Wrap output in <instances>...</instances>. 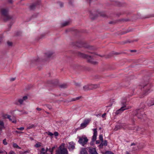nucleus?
Segmentation results:
<instances>
[{
    "mask_svg": "<svg viewBox=\"0 0 154 154\" xmlns=\"http://www.w3.org/2000/svg\"><path fill=\"white\" fill-rule=\"evenodd\" d=\"M93 135L92 137V140L93 141H94L96 139L97 136V128H95L93 129Z\"/></svg>",
    "mask_w": 154,
    "mask_h": 154,
    "instance_id": "9d476101",
    "label": "nucleus"
},
{
    "mask_svg": "<svg viewBox=\"0 0 154 154\" xmlns=\"http://www.w3.org/2000/svg\"><path fill=\"white\" fill-rule=\"evenodd\" d=\"M96 116H97V117H99L100 116V114H96L95 115Z\"/></svg>",
    "mask_w": 154,
    "mask_h": 154,
    "instance_id": "09e8293b",
    "label": "nucleus"
},
{
    "mask_svg": "<svg viewBox=\"0 0 154 154\" xmlns=\"http://www.w3.org/2000/svg\"><path fill=\"white\" fill-rule=\"evenodd\" d=\"M3 58V56L2 55H0V60H1Z\"/></svg>",
    "mask_w": 154,
    "mask_h": 154,
    "instance_id": "3c124183",
    "label": "nucleus"
},
{
    "mask_svg": "<svg viewBox=\"0 0 154 154\" xmlns=\"http://www.w3.org/2000/svg\"><path fill=\"white\" fill-rule=\"evenodd\" d=\"M80 154H88V153L85 149L83 148L81 151Z\"/></svg>",
    "mask_w": 154,
    "mask_h": 154,
    "instance_id": "412c9836",
    "label": "nucleus"
},
{
    "mask_svg": "<svg viewBox=\"0 0 154 154\" xmlns=\"http://www.w3.org/2000/svg\"><path fill=\"white\" fill-rule=\"evenodd\" d=\"M27 98V97L26 96H24L22 99H20L18 100V102L21 104L23 103V102L26 100Z\"/></svg>",
    "mask_w": 154,
    "mask_h": 154,
    "instance_id": "dca6fc26",
    "label": "nucleus"
},
{
    "mask_svg": "<svg viewBox=\"0 0 154 154\" xmlns=\"http://www.w3.org/2000/svg\"><path fill=\"white\" fill-rule=\"evenodd\" d=\"M6 139H4L3 141V143L4 145H7L8 144L7 142L6 141Z\"/></svg>",
    "mask_w": 154,
    "mask_h": 154,
    "instance_id": "2f4dec72",
    "label": "nucleus"
},
{
    "mask_svg": "<svg viewBox=\"0 0 154 154\" xmlns=\"http://www.w3.org/2000/svg\"><path fill=\"white\" fill-rule=\"evenodd\" d=\"M15 132H16V133H17V134H20V133H23V132H22L19 131H15Z\"/></svg>",
    "mask_w": 154,
    "mask_h": 154,
    "instance_id": "58836bf2",
    "label": "nucleus"
},
{
    "mask_svg": "<svg viewBox=\"0 0 154 154\" xmlns=\"http://www.w3.org/2000/svg\"><path fill=\"white\" fill-rule=\"evenodd\" d=\"M78 138V142L83 146H84L85 145L87 144L88 140L85 136L79 137Z\"/></svg>",
    "mask_w": 154,
    "mask_h": 154,
    "instance_id": "20e7f679",
    "label": "nucleus"
},
{
    "mask_svg": "<svg viewBox=\"0 0 154 154\" xmlns=\"http://www.w3.org/2000/svg\"><path fill=\"white\" fill-rule=\"evenodd\" d=\"M58 4L60 7H62L63 6V4L62 3L60 2L58 3Z\"/></svg>",
    "mask_w": 154,
    "mask_h": 154,
    "instance_id": "c9c22d12",
    "label": "nucleus"
},
{
    "mask_svg": "<svg viewBox=\"0 0 154 154\" xmlns=\"http://www.w3.org/2000/svg\"><path fill=\"white\" fill-rule=\"evenodd\" d=\"M8 45L9 46H11L12 45V43L11 42H7Z\"/></svg>",
    "mask_w": 154,
    "mask_h": 154,
    "instance_id": "f704fd0d",
    "label": "nucleus"
},
{
    "mask_svg": "<svg viewBox=\"0 0 154 154\" xmlns=\"http://www.w3.org/2000/svg\"><path fill=\"white\" fill-rule=\"evenodd\" d=\"M101 129V127H100V128H99V129Z\"/></svg>",
    "mask_w": 154,
    "mask_h": 154,
    "instance_id": "4d7b16f0",
    "label": "nucleus"
},
{
    "mask_svg": "<svg viewBox=\"0 0 154 154\" xmlns=\"http://www.w3.org/2000/svg\"><path fill=\"white\" fill-rule=\"evenodd\" d=\"M68 86V85L67 84H63L61 85H60V87L61 88H66Z\"/></svg>",
    "mask_w": 154,
    "mask_h": 154,
    "instance_id": "393cba45",
    "label": "nucleus"
},
{
    "mask_svg": "<svg viewBox=\"0 0 154 154\" xmlns=\"http://www.w3.org/2000/svg\"><path fill=\"white\" fill-rule=\"evenodd\" d=\"M106 113H105L102 115V117L103 118H105L106 117Z\"/></svg>",
    "mask_w": 154,
    "mask_h": 154,
    "instance_id": "e433bc0d",
    "label": "nucleus"
},
{
    "mask_svg": "<svg viewBox=\"0 0 154 154\" xmlns=\"http://www.w3.org/2000/svg\"><path fill=\"white\" fill-rule=\"evenodd\" d=\"M135 145V144L133 143H131V146H133V145Z\"/></svg>",
    "mask_w": 154,
    "mask_h": 154,
    "instance_id": "864d4df0",
    "label": "nucleus"
},
{
    "mask_svg": "<svg viewBox=\"0 0 154 154\" xmlns=\"http://www.w3.org/2000/svg\"><path fill=\"white\" fill-rule=\"evenodd\" d=\"M8 0V2H9L10 3H12V0Z\"/></svg>",
    "mask_w": 154,
    "mask_h": 154,
    "instance_id": "de8ad7c7",
    "label": "nucleus"
},
{
    "mask_svg": "<svg viewBox=\"0 0 154 154\" xmlns=\"http://www.w3.org/2000/svg\"><path fill=\"white\" fill-rule=\"evenodd\" d=\"M105 154H114L112 152L110 151H107L105 152Z\"/></svg>",
    "mask_w": 154,
    "mask_h": 154,
    "instance_id": "72a5a7b5",
    "label": "nucleus"
},
{
    "mask_svg": "<svg viewBox=\"0 0 154 154\" xmlns=\"http://www.w3.org/2000/svg\"><path fill=\"white\" fill-rule=\"evenodd\" d=\"M5 128V123L2 120L0 119V135L2 133V130Z\"/></svg>",
    "mask_w": 154,
    "mask_h": 154,
    "instance_id": "6e6552de",
    "label": "nucleus"
},
{
    "mask_svg": "<svg viewBox=\"0 0 154 154\" xmlns=\"http://www.w3.org/2000/svg\"><path fill=\"white\" fill-rule=\"evenodd\" d=\"M70 23L69 21H66L64 22L61 24V26L62 27L65 26H67Z\"/></svg>",
    "mask_w": 154,
    "mask_h": 154,
    "instance_id": "6ab92c4d",
    "label": "nucleus"
},
{
    "mask_svg": "<svg viewBox=\"0 0 154 154\" xmlns=\"http://www.w3.org/2000/svg\"><path fill=\"white\" fill-rule=\"evenodd\" d=\"M99 138L100 140L102 142H103V135L102 134H100L99 135Z\"/></svg>",
    "mask_w": 154,
    "mask_h": 154,
    "instance_id": "c756f323",
    "label": "nucleus"
},
{
    "mask_svg": "<svg viewBox=\"0 0 154 154\" xmlns=\"http://www.w3.org/2000/svg\"><path fill=\"white\" fill-rule=\"evenodd\" d=\"M15 78H11L10 79V80L11 81H14L15 79Z\"/></svg>",
    "mask_w": 154,
    "mask_h": 154,
    "instance_id": "a18cd8bd",
    "label": "nucleus"
},
{
    "mask_svg": "<svg viewBox=\"0 0 154 154\" xmlns=\"http://www.w3.org/2000/svg\"><path fill=\"white\" fill-rule=\"evenodd\" d=\"M9 154H15V153L13 151H11L9 153Z\"/></svg>",
    "mask_w": 154,
    "mask_h": 154,
    "instance_id": "79ce46f5",
    "label": "nucleus"
},
{
    "mask_svg": "<svg viewBox=\"0 0 154 154\" xmlns=\"http://www.w3.org/2000/svg\"><path fill=\"white\" fill-rule=\"evenodd\" d=\"M102 143L103 144L104 146H107V141L106 140L104 141L103 140V142H102Z\"/></svg>",
    "mask_w": 154,
    "mask_h": 154,
    "instance_id": "cd10ccee",
    "label": "nucleus"
},
{
    "mask_svg": "<svg viewBox=\"0 0 154 154\" xmlns=\"http://www.w3.org/2000/svg\"><path fill=\"white\" fill-rule=\"evenodd\" d=\"M88 152L90 154H98L95 148L90 147L88 148Z\"/></svg>",
    "mask_w": 154,
    "mask_h": 154,
    "instance_id": "1a4fd4ad",
    "label": "nucleus"
},
{
    "mask_svg": "<svg viewBox=\"0 0 154 154\" xmlns=\"http://www.w3.org/2000/svg\"><path fill=\"white\" fill-rule=\"evenodd\" d=\"M99 84H89V89L90 90L96 89L99 87Z\"/></svg>",
    "mask_w": 154,
    "mask_h": 154,
    "instance_id": "f8f14e48",
    "label": "nucleus"
},
{
    "mask_svg": "<svg viewBox=\"0 0 154 154\" xmlns=\"http://www.w3.org/2000/svg\"><path fill=\"white\" fill-rule=\"evenodd\" d=\"M83 89L85 91H87L89 90H90L89 89V84L87 85L84 86L83 87Z\"/></svg>",
    "mask_w": 154,
    "mask_h": 154,
    "instance_id": "a211bd4d",
    "label": "nucleus"
},
{
    "mask_svg": "<svg viewBox=\"0 0 154 154\" xmlns=\"http://www.w3.org/2000/svg\"><path fill=\"white\" fill-rule=\"evenodd\" d=\"M54 53L51 51H49L47 52L45 54V56L48 58H50L53 54Z\"/></svg>",
    "mask_w": 154,
    "mask_h": 154,
    "instance_id": "2eb2a0df",
    "label": "nucleus"
},
{
    "mask_svg": "<svg viewBox=\"0 0 154 154\" xmlns=\"http://www.w3.org/2000/svg\"><path fill=\"white\" fill-rule=\"evenodd\" d=\"M75 144L73 142H71L69 143L68 149L70 151H72L75 148Z\"/></svg>",
    "mask_w": 154,
    "mask_h": 154,
    "instance_id": "9b49d317",
    "label": "nucleus"
},
{
    "mask_svg": "<svg viewBox=\"0 0 154 154\" xmlns=\"http://www.w3.org/2000/svg\"><path fill=\"white\" fill-rule=\"evenodd\" d=\"M13 146L14 148H17L18 149H21V148L19 147L16 143H14L13 144Z\"/></svg>",
    "mask_w": 154,
    "mask_h": 154,
    "instance_id": "b1692460",
    "label": "nucleus"
},
{
    "mask_svg": "<svg viewBox=\"0 0 154 154\" xmlns=\"http://www.w3.org/2000/svg\"><path fill=\"white\" fill-rule=\"evenodd\" d=\"M56 154H68V152L66 148L60 147L59 149L56 151Z\"/></svg>",
    "mask_w": 154,
    "mask_h": 154,
    "instance_id": "423d86ee",
    "label": "nucleus"
},
{
    "mask_svg": "<svg viewBox=\"0 0 154 154\" xmlns=\"http://www.w3.org/2000/svg\"><path fill=\"white\" fill-rule=\"evenodd\" d=\"M112 105V104H111L109 105V106H107V107H111Z\"/></svg>",
    "mask_w": 154,
    "mask_h": 154,
    "instance_id": "603ef678",
    "label": "nucleus"
},
{
    "mask_svg": "<svg viewBox=\"0 0 154 154\" xmlns=\"http://www.w3.org/2000/svg\"><path fill=\"white\" fill-rule=\"evenodd\" d=\"M82 98L81 96L75 98H73L72 100V101H75L76 100H79Z\"/></svg>",
    "mask_w": 154,
    "mask_h": 154,
    "instance_id": "c85d7f7f",
    "label": "nucleus"
},
{
    "mask_svg": "<svg viewBox=\"0 0 154 154\" xmlns=\"http://www.w3.org/2000/svg\"><path fill=\"white\" fill-rule=\"evenodd\" d=\"M36 109L39 111H40L42 110V109L39 108H36Z\"/></svg>",
    "mask_w": 154,
    "mask_h": 154,
    "instance_id": "49530a36",
    "label": "nucleus"
},
{
    "mask_svg": "<svg viewBox=\"0 0 154 154\" xmlns=\"http://www.w3.org/2000/svg\"><path fill=\"white\" fill-rule=\"evenodd\" d=\"M127 32H125L124 33H126Z\"/></svg>",
    "mask_w": 154,
    "mask_h": 154,
    "instance_id": "052dcab7",
    "label": "nucleus"
},
{
    "mask_svg": "<svg viewBox=\"0 0 154 154\" xmlns=\"http://www.w3.org/2000/svg\"><path fill=\"white\" fill-rule=\"evenodd\" d=\"M54 135L55 136H57L58 135V133L57 132H55Z\"/></svg>",
    "mask_w": 154,
    "mask_h": 154,
    "instance_id": "4c0bfd02",
    "label": "nucleus"
},
{
    "mask_svg": "<svg viewBox=\"0 0 154 154\" xmlns=\"http://www.w3.org/2000/svg\"><path fill=\"white\" fill-rule=\"evenodd\" d=\"M125 124H122L117 125L116 126L115 128H114V130L115 131H117L118 130L120 129L122 127L123 128V126H125Z\"/></svg>",
    "mask_w": 154,
    "mask_h": 154,
    "instance_id": "4468645a",
    "label": "nucleus"
},
{
    "mask_svg": "<svg viewBox=\"0 0 154 154\" xmlns=\"http://www.w3.org/2000/svg\"><path fill=\"white\" fill-rule=\"evenodd\" d=\"M48 151H50V149H48V148H46L45 151H46V152H47Z\"/></svg>",
    "mask_w": 154,
    "mask_h": 154,
    "instance_id": "c03bdc74",
    "label": "nucleus"
},
{
    "mask_svg": "<svg viewBox=\"0 0 154 154\" xmlns=\"http://www.w3.org/2000/svg\"><path fill=\"white\" fill-rule=\"evenodd\" d=\"M81 54L82 57L86 58L88 59V62L91 63L94 65H96L97 64V62L94 61L91 56L83 54Z\"/></svg>",
    "mask_w": 154,
    "mask_h": 154,
    "instance_id": "39448f33",
    "label": "nucleus"
},
{
    "mask_svg": "<svg viewBox=\"0 0 154 154\" xmlns=\"http://www.w3.org/2000/svg\"><path fill=\"white\" fill-rule=\"evenodd\" d=\"M7 118L9 119V120L14 123H16L17 121L16 119V118L13 116L11 117L10 116L8 115L7 117Z\"/></svg>",
    "mask_w": 154,
    "mask_h": 154,
    "instance_id": "ddd939ff",
    "label": "nucleus"
},
{
    "mask_svg": "<svg viewBox=\"0 0 154 154\" xmlns=\"http://www.w3.org/2000/svg\"><path fill=\"white\" fill-rule=\"evenodd\" d=\"M127 32H125L124 33H126Z\"/></svg>",
    "mask_w": 154,
    "mask_h": 154,
    "instance_id": "bf43d9fd",
    "label": "nucleus"
},
{
    "mask_svg": "<svg viewBox=\"0 0 154 154\" xmlns=\"http://www.w3.org/2000/svg\"><path fill=\"white\" fill-rule=\"evenodd\" d=\"M126 154H130L129 152L128 151L126 152Z\"/></svg>",
    "mask_w": 154,
    "mask_h": 154,
    "instance_id": "5fc2aeb1",
    "label": "nucleus"
},
{
    "mask_svg": "<svg viewBox=\"0 0 154 154\" xmlns=\"http://www.w3.org/2000/svg\"><path fill=\"white\" fill-rule=\"evenodd\" d=\"M147 87H149L145 91V94H147L150 92L151 91L150 90V85L148 84L146 85Z\"/></svg>",
    "mask_w": 154,
    "mask_h": 154,
    "instance_id": "aec40b11",
    "label": "nucleus"
},
{
    "mask_svg": "<svg viewBox=\"0 0 154 154\" xmlns=\"http://www.w3.org/2000/svg\"><path fill=\"white\" fill-rule=\"evenodd\" d=\"M2 17L5 21H6L11 19L12 17L8 15V11L5 8L1 9Z\"/></svg>",
    "mask_w": 154,
    "mask_h": 154,
    "instance_id": "f03ea898",
    "label": "nucleus"
},
{
    "mask_svg": "<svg viewBox=\"0 0 154 154\" xmlns=\"http://www.w3.org/2000/svg\"><path fill=\"white\" fill-rule=\"evenodd\" d=\"M130 51L132 52H136V50H130Z\"/></svg>",
    "mask_w": 154,
    "mask_h": 154,
    "instance_id": "8fccbe9b",
    "label": "nucleus"
},
{
    "mask_svg": "<svg viewBox=\"0 0 154 154\" xmlns=\"http://www.w3.org/2000/svg\"><path fill=\"white\" fill-rule=\"evenodd\" d=\"M111 23L110 22L109 23Z\"/></svg>",
    "mask_w": 154,
    "mask_h": 154,
    "instance_id": "13d9d810",
    "label": "nucleus"
},
{
    "mask_svg": "<svg viewBox=\"0 0 154 154\" xmlns=\"http://www.w3.org/2000/svg\"><path fill=\"white\" fill-rule=\"evenodd\" d=\"M104 146L103 144L101 143L99 145V146L100 148H102L103 147V146Z\"/></svg>",
    "mask_w": 154,
    "mask_h": 154,
    "instance_id": "ea45409f",
    "label": "nucleus"
},
{
    "mask_svg": "<svg viewBox=\"0 0 154 154\" xmlns=\"http://www.w3.org/2000/svg\"><path fill=\"white\" fill-rule=\"evenodd\" d=\"M145 86H143V88H144L145 87Z\"/></svg>",
    "mask_w": 154,
    "mask_h": 154,
    "instance_id": "6e6d98bb",
    "label": "nucleus"
},
{
    "mask_svg": "<svg viewBox=\"0 0 154 154\" xmlns=\"http://www.w3.org/2000/svg\"><path fill=\"white\" fill-rule=\"evenodd\" d=\"M37 4H39V3H38L37 4H32L30 6V9L32 10L34 9Z\"/></svg>",
    "mask_w": 154,
    "mask_h": 154,
    "instance_id": "4be33fe9",
    "label": "nucleus"
},
{
    "mask_svg": "<svg viewBox=\"0 0 154 154\" xmlns=\"http://www.w3.org/2000/svg\"><path fill=\"white\" fill-rule=\"evenodd\" d=\"M46 133L48 135L50 136H52L54 135V134H53L51 132L49 131L47 132Z\"/></svg>",
    "mask_w": 154,
    "mask_h": 154,
    "instance_id": "7c9ffc66",
    "label": "nucleus"
},
{
    "mask_svg": "<svg viewBox=\"0 0 154 154\" xmlns=\"http://www.w3.org/2000/svg\"><path fill=\"white\" fill-rule=\"evenodd\" d=\"M90 17L92 19H94L95 17L97 16V15H95L94 13H93L92 11H90Z\"/></svg>",
    "mask_w": 154,
    "mask_h": 154,
    "instance_id": "f3484780",
    "label": "nucleus"
},
{
    "mask_svg": "<svg viewBox=\"0 0 154 154\" xmlns=\"http://www.w3.org/2000/svg\"><path fill=\"white\" fill-rule=\"evenodd\" d=\"M5 153V151H4L2 150H0V153Z\"/></svg>",
    "mask_w": 154,
    "mask_h": 154,
    "instance_id": "a19ab883",
    "label": "nucleus"
},
{
    "mask_svg": "<svg viewBox=\"0 0 154 154\" xmlns=\"http://www.w3.org/2000/svg\"><path fill=\"white\" fill-rule=\"evenodd\" d=\"M35 127V125L34 124H29L27 127V129H29L32 128H34Z\"/></svg>",
    "mask_w": 154,
    "mask_h": 154,
    "instance_id": "5701e85b",
    "label": "nucleus"
},
{
    "mask_svg": "<svg viewBox=\"0 0 154 154\" xmlns=\"http://www.w3.org/2000/svg\"><path fill=\"white\" fill-rule=\"evenodd\" d=\"M41 143H40L38 142L35 145V146L36 148L39 147L41 146Z\"/></svg>",
    "mask_w": 154,
    "mask_h": 154,
    "instance_id": "bb28decb",
    "label": "nucleus"
},
{
    "mask_svg": "<svg viewBox=\"0 0 154 154\" xmlns=\"http://www.w3.org/2000/svg\"><path fill=\"white\" fill-rule=\"evenodd\" d=\"M90 120L88 119H85L83 122L80 125V127L81 128H83L86 127L87 125L89 122Z\"/></svg>",
    "mask_w": 154,
    "mask_h": 154,
    "instance_id": "0eeeda50",
    "label": "nucleus"
},
{
    "mask_svg": "<svg viewBox=\"0 0 154 154\" xmlns=\"http://www.w3.org/2000/svg\"><path fill=\"white\" fill-rule=\"evenodd\" d=\"M24 127H22L20 128H17V129L18 130H20V131H23L24 129Z\"/></svg>",
    "mask_w": 154,
    "mask_h": 154,
    "instance_id": "473e14b6",
    "label": "nucleus"
},
{
    "mask_svg": "<svg viewBox=\"0 0 154 154\" xmlns=\"http://www.w3.org/2000/svg\"><path fill=\"white\" fill-rule=\"evenodd\" d=\"M133 112V114L136 116L138 119H142L143 117L145 116V115H143L144 112L142 109L135 110Z\"/></svg>",
    "mask_w": 154,
    "mask_h": 154,
    "instance_id": "7ed1b4c3",
    "label": "nucleus"
},
{
    "mask_svg": "<svg viewBox=\"0 0 154 154\" xmlns=\"http://www.w3.org/2000/svg\"><path fill=\"white\" fill-rule=\"evenodd\" d=\"M96 144H99L100 143V141L99 140H96Z\"/></svg>",
    "mask_w": 154,
    "mask_h": 154,
    "instance_id": "37998d69",
    "label": "nucleus"
},
{
    "mask_svg": "<svg viewBox=\"0 0 154 154\" xmlns=\"http://www.w3.org/2000/svg\"><path fill=\"white\" fill-rule=\"evenodd\" d=\"M126 100L125 99L122 100L121 104L122 107L116 111L115 112L116 115H118L122 113L126 109H128L131 108V106H126Z\"/></svg>",
    "mask_w": 154,
    "mask_h": 154,
    "instance_id": "f257e3e1",
    "label": "nucleus"
},
{
    "mask_svg": "<svg viewBox=\"0 0 154 154\" xmlns=\"http://www.w3.org/2000/svg\"><path fill=\"white\" fill-rule=\"evenodd\" d=\"M46 153V151H45V148H42V149L41 151L40 152V154H45Z\"/></svg>",
    "mask_w": 154,
    "mask_h": 154,
    "instance_id": "a878e982",
    "label": "nucleus"
}]
</instances>
